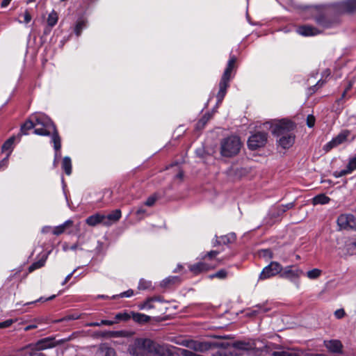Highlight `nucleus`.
<instances>
[{
    "label": "nucleus",
    "mask_w": 356,
    "mask_h": 356,
    "mask_svg": "<svg viewBox=\"0 0 356 356\" xmlns=\"http://www.w3.org/2000/svg\"><path fill=\"white\" fill-rule=\"evenodd\" d=\"M348 172H350V173L356 170V156L350 159L347 165Z\"/></svg>",
    "instance_id": "obj_40"
},
{
    "label": "nucleus",
    "mask_w": 356,
    "mask_h": 356,
    "mask_svg": "<svg viewBox=\"0 0 356 356\" xmlns=\"http://www.w3.org/2000/svg\"><path fill=\"white\" fill-rule=\"evenodd\" d=\"M334 6L340 13H351L356 9V0H346L338 2Z\"/></svg>",
    "instance_id": "obj_14"
},
{
    "label": "nucleus",
    "mask_w": 356,
    "mask_h": 356,
    "mask_svg": "<svg viewBox=\"0 0 356 356\" xmlns=\"http://www.w3.org/2000/svg\"><path fill=\"white\" fill-rule=\"evenodd\" d=\"M132 332L121 330L112 332V336L114 337H130L133 335Z\"/></svg>",
    "instance_id": "obj_38"
},
{
    "label": "nucleus",
    "mask_w": 356,
    "mask_h": 356,
    "mask_svg": "<svg viewBox=\"0 0 356 356\" xmlns=\"http://www.w3.org/2000/svg\"><path fill=\"white\" fill-rule=\"evenodd\" d=\"M104 215L96 213L89 216L86 220V223L90 226H95L99 223L104 225Z\"/></svg>",
    "instance_id": "obj_20"
},
{
    "label": "nucleus",
    "mask_w": 356,
    "mask_h": 356,
    "mask_svg": "<svg viewBox=\"0 0 356 356\" xmlns=\"http://www.w3.org/2000/svg\"><path fill=\"white\" fill-rule=\"evenodd\" d=\"M15 140V137L12 136L10 138H9L2 145V151L3 152H6V151L8 152L7 154V156H8V158L9 157V156L10 155V154L13 149V145H14Z\"/></svg>",
    "instance_id": "obj_25"
},
{
    "label": "nucleus",
    "mask_w": 356,
    "mask_h": 356,
    "mask_svg": "<svg viewBox=\"0 0 356 356\" xmlns=\"http://www.w3.org/2000/svg\"><path fill=\"white\" fill-rule=\"evenodd\" d=\"M294 125L291 122L282 121L277 123L267 122L264 124V128L269 129L272 134L279 136V145L284 149L291 147L295 141V135L291 132Z\"/></svg>",
    "instance_id": "obj_2"
},
{
    "label": "nucleus",
    "mask_w": 356,
    "mask_h": 356,
    "mask_svg": "<svg viewBox=\"0 0 356 356\" xmlns=\"http://www.w3.org/2000/svg\"><path fill=\"white\" fill-rule=\"evenodd\" d=\"M152 300H153V299H152V298L147 300L142 305L141 309H151L154 308V305L152 303Z\"/></svg>",
    "instance_id": "obj_45"
},
{
    "label": "nucleus",
    "mask_w": 356,
    "mask_h": 356,
    "mask_svg": "<svg viewBox=\"0 0 356 356\" xmlns=\"http://www.w3.org/2000/svg\"><path fill=\"white\" fill-rule=\"evenodd\" d=\"M303 274V271L298 267L295 266H288L284 268H282V270L280 273V276L282 278L287 279L291 282L298 286V279Z\"/></svg>",
    "instance_id": "obj_6"
},
{
    "label": "nucleus",
    "mask_w": 356,
    "mask_h": 356,
    "mask_svg": "<svg viewBox=\"0 0 356 356\" xmlns=\"http://www.w3.org/2000/svg\"><path fill=\"white\" fill-rule=\"evenodd\" d=\"M113 324H115V321H109V320H102L100 322V326L101 325H112Z\"/></svg>",
    "instance_id": "obj_61"
},
{
    "label": "nucleus",
    "mask_w": 356,
    "mask_h": 356,
    "mask_svg": "<svg viewBox=\"0 0 356 356\" xmlns=\"http://www.w3.org/2000/svg\"><path fill=\"white\" fill-rule=\"evenodd\" d=\"M156 200V197L154 195H152L147 198L146 202H145V205L151 207L153 206Z\"/></svg>",
    "instance_id": "obj_48"
},
{
    "label": "nucleus",
    "mask_w": 356,
    "mask_h": 356,
    "mask_svg": "<svg viewBox=\"0 0 356 356\" xmlns=\"http://www.w3.org/2000/svg\"><path fill=\"white\" fill-rule=\"evenodd\" d=\"M58 14L55 10H52L47 18V24L49 26H54L58 22Z\"/></svg>",
    "instance_id": "obj_30"
},
{
    "label": "nucleus",
    "mask_w": 356,
    "mask_h": 356,
    "mask_svg": "<svg viewBox=\"0 0 356 356\" xmlns=\"http://www.w3.org/2000/svg\"><path fill=\"white\" fill-rule=\"evenodd\" d=\"M145 213H146V210L143 207L139 208L136 211V215H138V216H140V215L145 214Z\"/></svg>",
    "instance_id": "obj_64"
},
{
    "label": "nucleus",
    "mask_w": 356,
    "mask_h": 356,
    "mask_svg": "<svg viewBox=\"0 0 356 356\" xmlns=\"http://www.w3.org/2000/svg\"><path fill=\"white\" fill-rule=\"evenodd\" d=\"M62 169L67 175L72 174V161L69 156H65L62 161Z\"/></svg>",
    "instance_id": "obj_27"
},
{
    "label": "nucleus",
    "mask_w": 356,
    "mask_h": 356,
    "mask_svg": "<svg viewBox=\"0 0 356 356\" xmlns=\"http://www.w3.org/2000/svg\"><path fill=\"white\" fill-rule=\"evenodd\" d=\"M60 148L59 149H58V150H56V149H55L56 152H55V155H54V165H56V162H57L58 159L60 157V152H59V151H60Z\"/></svg>",
    "instance_id": "obj_63"
},
{
    "label": "nucleus",
    "mask_w": 356,
    "mask_h": 356,
    "mask_svg": "<svg viewBox=\"0 0 356 356\" xmlns=\"http://www.w3.org/2000/svg\"><path fill=\"white\" fill-rule=\"evenodd\" d=\"M57 345V343H56L53 338L51 337H47L44 339H42L41 340H39L35 344H29L27 346L24 348H31L32 350L35 349L36 350H45L47 348H51Z\"/></svg>",
    "instance_id": "obj_12"
},
{
    "label": "nucleus",
    "mask_w": 356,
    "mask_h": 356,
    "mask_svg": "<svg viewBox=\"0 0 356 356\" xmlns=\"http://www.w3.org/2000/svg\"><path fill=\"white\" fill-rule=\"evenodd\" d=\"M350 135V131L349 130L345 129L341 131L336 137L325 145L324 150L329 152L332 148L345 143Z\"/></svg>",
    "instance_id": "obj_11"
},
{
    "label": "nucleus",
    "mask_w": 356,
    "mask_h": 356,
    "mask_svg": "<svg viewBox=\"0 0 356 356\" xmlns=\"http://www.w3.org/2000/svg\"><path fill=\"white\" fill-rule=\"evenodd\" d=\"M337 224L343 229H356V217L350 213L341 214L337 218Z\"/></svg>",
    "instance_id": "obj_10"
},
{
    "label": "nucleus",
    "mask_w": 356,
    "mask_h": 356,
    "mask_svg": "<svg viewBox=\"0 0 356 356\" xmlns=\"http://www.w3.org/2000/svg\"><path fill=\"white\" fill-rule=\"evenodd\" d=\"M259 256L261 257L269 258V259H272L273 257V252H271V250H270L268 249L261 250L259 252Z\"/></svg>",
    "instance_id": "obj_41"
},
{
    "label": "nucleus",
    "mask_w": 356,
    "mask_h": 356,
    "mask_svg": "<svg viewBox=\"0 0 356 356\" xmlns=\"http://www.w3.org/2000/svg\"><path fill=\"white\" fill-rule=\"evenodd\" d=\"M152 340L147 338H136L129 344V353L132 356H148L151 353Z\"/></svg>",
    "instance_id": "obj_4"
},
{
    "label": "nucleus",
    "mask_w": 356,
    "mask_h": 356,
    "mask_svg": "<svg viewBox=\"0 0 356 356\" xmlns=\"http://www.w3.org/2000/svg\"><path fill=\"white\" fill-rule=\"evenodd\" d=\"M55 297H56V295H53V296H49V298H46L44 300L43 299V298H40L39 299H38V300H36L35 301L26 302V303L24 304V305H31V304H33V303L39 302V301L51 300H53L54 298H55Z\"/></svg>",
    "instance_id": "obj_50"
},
{
    "label": "nucleus",
    "mask_w": 356,
    "mask_h": 356,
    "mask_svg": "<svg viewBox=\"0 0 356 356\" xmlns=\"http://www.w3.org/2000/svg\"><path fill=\"white\" fill-rule=\"evenodd\" d=\"M14 321H15L13 319H8L3 322H1L0 323V328H5V327H10L14 323Z\"/></svg>",
    "instance_id": "obj_51"
},
{
    "label": "nucleus",
    "mask_w": 356,
    "mask_h": 356,
    "mask_svg": "<svg viewBox=\"0 0 356 356\" xmlns=\"http://www.w3.org/2000/svg\"><path fill=\"white\" fill-rule=\"evenodd\" d=\"M235 239L236 234L234 233H230L227 235L222 236L220 238L216 236V238L213 242V245L216 246L217 245H226L234 242Z\"/></svg>",
    "instance_id": "obj_18"
},
{
    "label": "nucleus",
    "mask_w": 356,
    "mask_h": 356,
    "mask_svg": "<svg viewBox=\"0 0 356 356\" xmlns=\"http://www.w3.org/2000/svg\"><path fill=\"white\" fill-rule=\"evenodd\" d=\"M285 211L282 205L272 207L268 213V216L273 219H276L284 213Z\"/></svg>",
    "instance_id": "obj_23"
},
{
    "label": "nucleus",
    "mask_w": 356,
    "mask_h": 356,
    "mask_svg": "<svg viewBox=\"0 0 356 356\" xmlns=\"http://www.w3.org/2000/svg\"><path fill=\"white\" fill-rule=\"evenodd\" d=\"M213 266L205 262H199L193 265H191L189 268L194 274H198L201 272L207 271Z\"/></svg>",
    "instance_id": "obj_19"
},
{
    "label": "nucleus",
    "mask_w": 356,
    "mask_h": 356,
    "mask_svg": "<svg viewBox=\"0 0 356 356\" xmlns=\"http://www.w3.org/2000/svg\"><path fill=\"white\" fill-rule=\"evenodd\" d=\"M24 16V22L26 24H28L31 20V15L29 13L28 10H26L25 13L23 14Z\"/></svg>",
    "instance_id": "obj_57"
},
{
    "label": "nucleus",
    "mask_w": 356,
    "mask_h": 356,
    "mask_svg": "<svg viewBox=\"0 0 356 356\" xmlns=\"http://www.w3.org/2000/svg\"><path fill=\"white\" fill-rule=\"evenodd\" d=\"M130 318V315L127 312H120L115 315V323L120 321H127Z\"/></svg>",
    "instance_id": "obj_33"
},
{
    "label": "nucleus",
    "mask_w": 356,
    "mask_h": 356,
    "mask_svg": "<svg viewBox=\"0 0 356 356\" xmlns=\"http://www.w3.org/2000/svg\"><path fill=\"white\" fill-rule=\"evenodd\" d=\"M32 119L34 120L35 127L40 126L35 129L34 133L40 136L52 134L51 142L54 143V149L58 150L61 148L60 138L51 120L42 113L32 114Z\"/></svg>",
    "instance_id": "obj_1"
},
{
    "label": "nucleus",
    "mask_w": 356,
    "mask_h": 356,
    "mask_svg": "<svg viewBox=\"0 0 356 356\" xmlns=\"http://www.w3.org/2000/svg\"><path fill=\"white\" fill-rule=\"evenodd\" d=\"M282 206L286 212L287 210L291 209L295 207V202H292L286 204H282Z\"/></svg>",
    "instance_id": "obj_58"
},
{
    "label": "nucleus",
    "mask_w": 356,
    "mask_h": 356,
    "mask_svg": "<svg viewBox=\"0 0 356 356\" xmlns=\"http://www.w3.org/2000/svg\"><path fill=\"white\" fill-rule=\"evenodd\" d=\"M65 230V228L62 225H60L57 226L53 229V234L54 235L58 236V235H60L62 233H63Z\"/></svg>",
    "instance_id": "obj_47"
},
{
    "label": "nucleus",
    "mask_w": 356,
    "mask_h": 356,
    "mask_svg": "<svg viewBox=\"0 0 356 356\" xmlns=\"http://www.w3.org/2000/svg\"><path fill=\"white\" fill-rule=\"evenodd\" d=\"M230 355L231 356H245V355H250L249 354H247V353H244L241 351H239L238 350H234L233 349L231 352H230Z\"/></svg>",
    "instance_id": "obj_54"
},
{
    "label": "nucleus",
    "mask_w": 356,
    "mask_h": 356,
    "mask_svg": "<svg viewBox=\"0 0 356 356\" xmlns=\"http://www.w3.org/2000/svg\"><path fill=\"white\" fill-rule=\"evenodd\" d=\"M8 163V158L6 156L0 161V169L5 168Z\"/></svg>",
    "instance_id": "obj_59"
},
{
    "label": "nucleus",
    "mask_w": 356,
    "mask_h": 356,
    "mask_svg": "<svg viewBox=\"0 0 356 356\" xmlns=\"http://www.w3.org/2000/svg\"><path fill=\"white\" fill-rule=\"evenodd\" d=\"M325 346L332 353H340L342 351L343 345L339 340L325 341Z\"/></svg>",
    "instance_id": "obj_17"
},
{
    "label": "nucleus",
    "mask_w": 356,
    "mask_h": 356,
    "mask_svg": "<svg viewBox=\"0 0 356 356\" xmlns=\"http://www.w3.org/2000/svg\"><path fill=\"white\" fill-rule=\"evenodd\" d=\"M268 310H269V309L267 307H265L264 306L257 305V306H256V309H254L252 311V314H256L260 313V312L264 313V312H267Z\"/></svg>",
    "instance_id": "obj_46"
},
{
    "label": "nucleus",
    "mask_w": 356,
    "mask_h": 356,
    "mask_svg": "<svg viewBox=\"0 0 356 356\" xmlns=\"http://www.w3.org/2000/svg\"><path fill=\"white\" fill-rule=\"evenodd\" d=\"M350 173V172H348V168L346 167V168L344 170H342L339 172H335L334 176L335 177H341Z\"/></svg>",
    "instance_id": "obj_53"
},
{
    "label": "nucleus",
    "mask_w": 356,
    "mask_h": 356,
    "mask_svg": "<svg viewBox=\"0 0 356 356\" xmlns=\"http://www.w3.org/2000/svg\"><path fill=\"white\" fill-rule=\"evenodd\" d=\"M179 281V278L177 276L168 277L163 280L162 285L167 286L171 284H175Z\"/></svg>",
    "instance_id": "obj_37"
},
{
    "label": "nucleus",
    "mask_w": 356,
    "mask_h": 356,
    "mask_svg": "<svg viewBox=\"0 0 356 356\" xmlns=\"http://www.w3.org/2000/svg\"><path fill=\"white\" fill-rule=\"evenodd\" d=\"M227 277V271L225 270H220L216 273L215 274L210 275V277H217L219 279H224Z\"/></svg>",
    "instance_id": "obj_43"
},
{
    "label": "nucleus",
    "mask_w": 356,
    "mask_h": 356,
    "mask_svg": "<svg viewBox=\"0 0 356 356\" xmlns=\"http://www.w3.org/2000/svg\"><path fill=\"white\" fill-rule=\"evenodd\" d=\"M218 251H216V250H211L210 252H209L207 254H205L204 256H203L202 258V259H205L207 257H208L209 259H211L212 258L215 257L216 255L218 254Z\"/></svg>",
    "instance_id": "obj_52"
},
{
    "label": "nucleus",
    "mask_w": 356,
    "mask_h": 356,
    "mask_svg": "<svg viewBox=\"0 0 356 356\" xmlns=\"http://www.w3.org/2000/svg\"><path fill=\"white\" fill-rule=\"evenodd\" d=\"M313 201L314 204H325L329 202L330 198L324 194H321L314 197Z\"/></svg>",
    "instance_id": "obj_32"
},
{
    "label": "nucleus",
    "mask_w": 356,
    "mask_h": 356,
    "mask_svg": "<svg viewBox=\"0 0 356 356\" xmlns=\"http://www.w3.org/2000/svg\"><path fill=\"white\" fill-rule=\"evenodd\" d=\"M212 114L211 113H206L197 122V128H202L207 122L211 118Z\"/></svg>",
    "instance_id": "obj_35"
},
{
    "label": "nucleus",
    "mask_w": 356,
    "mask_h": 356,
    "mask_svg": "<svg viewBox=\"0 0 356 356\" xmlns=\"http://www.w3.org/2000/svg\"><path fill=\"white\" fill-rule=\"evenodd\" d=\"M179 354L182 356H194L195 352L188 349L179 348Z\"/></svg>",
    "instance_id": "obj_44"
},
{
    "label": "nucleus",
    "mask_w": 356,
    "mask_h": 356,
    "mask_svg": "<svg viewBox=\"0 0 356 356\" xmlns=\"http://www.w3.org/2000/svg\"><path fill=\"white\" fill-rule=\"evenodd\" d=\"M352 83H350L348 86V87L345 89V90L343 91V94H342V96H341V98L337 100V103H339L341 102V100L345 97L346 92L351 88L352 87Z\"/></svg>",
    "instance_id": "obj_60"
},
{
    "label": "nucleus",
    "mask_w": 356,
    "mask_h": 356,
    "mask_svg": "<svg viewBox=\"0 0 356 356\" xmlns=\"http://www.w3.org/2000/svg\"><path fill=\"white\" fill-rule=\"evenodd\" d=\"M184 345L189 349L193 350L194 352L204 353L211 348V343L207 342H201L197 341H187Z\"/></svg>",
    "instance_id": "obj_13"
},
{
    "label": "nucleus",
    "mask_w": 356,
    "mask_h": 356,
    "mask_svg": "<svg viewBox=\"0 0 356 356\" xmlns=\"http://www.w3.org/2000/svg\"><path fill=\"white\" fill-rule=\"evenodd\" d=\"M48 256H49V253L42 254L38 261L33 262L29 267V272L31 273V272L34 271L35 270L40 268L41 267L44 266L46 263V261L48 258Z\"/></svg>",
    "instance_id": "obj_21"
},
{
    "label": "nucleus",
    "mask_w": 356,
    "mask_h": 356,
    "mask_svg": "<svg viewBox=\"0 0 356 356\" xmlns=\"http://www.w3.org/2000/svg\"><path fill=\"white\" fill-rule=\"evenodd\" d=\"M297 31L300 35L303 36H314L322 32L321 30L308 25L300 26Z\"/></svg>",
    "instance_id": "obj_15"
},
{
    "label": "nucleus",
    "mask_w": 356,
    "mask_h": 356,
    "mask_svg": "<svg viewBox=\"0 0 356 356\" xmlns=\"http://www.w3.org/2000/svg\"><path fill=\"white\" fill-rule=\"evenodd\" d=\"M321 275V270L318 268H314L307 272V277L310 280H315Z\"/></svg>",
    "instance_id": "obj_34"
},
{
    "label": "nucleus",
    "mask_w": 356,
    "mask_h": 356,
    "mask_svg": "<svg viewBox=\"0 0 356 356\" xmlns=\"http://www.w3.org/2000/svg\"><path fill=\"white\" fill-rule=\"evenodd\" d=\"M267 142V134L259 131L250 136L248 140L249 149L254 150L264 147Z\"/></svg>",
    "instance_id": "obj_7"
},
{
    "label": "nucleus",
    "mask_w": 356,
    "mask_h": 356,
    "mask_svg": "<svg viewBox=\"0 0 356 356\" xmlns=\"http://www.w3.org/2000/svg\"><path fill=\"white\" fill-rule=\"evenodd\" d=\"M35 127L34 120L32 119V115L21 127V134H28V131Z\"/></svg>",
    "instance_id": "obj_24"
},
{
    "label": "nucleus",
    "mask_w": 356,
    "mask_h": 356,
    "mask_svg": "<svg viewBox=\"0 0 356 356\" xmlns=\"http://www.w3.org/2000/svg\"><path fill=\"white\" fill-rule=\"evenodd\" d=\"M134 295V291L131 289L127 290V291L122 292L119 295L113 296V298H115L117 297L120 298H130Z\"/></svg>",
    "instance_id": "obj_42"
},
{
    "label": "nucleus",
    "mask_w": 356,
    "mask_h": 356,
    "mask_svg": "<svg viewBox=\"0 0 356 356\" xmlns=\"http://www.w3.org/2000/svg\"><path fill=\"white\" fill-rule=\"evenodd\" d=\"M133 318L138 323H147L150 320V317L143 314L134 313Z\"/></svg>",
    "instance_id": "obj_31"
},
{
    "label": "nucleus",
    "mask_w": 356,
    "mask_h": 356,
    "mask_svg": "<svg viewBox=\"0 0 356 356\" xmlns=\"http://www.w3.org/2000/svg\"><path fill=\"white\" fill-rule=\"evenodd\" d=\"M242 146L240 138L236 136H230L220 142V154L224 157H232L237 155Z\"/></svg>",
    "instance_id": "obj_3"
},
{
    "label": "nucleus",
    "mask_w": 356,
    "mask_h": 356,
    "mask_svg": "<svg viewBox=\"0 0 356 356\" xmlns=\"http://www.w3.org/2000/svg\"><path fill=\"white\" fill-rule=\"evenodd\" d=\"M236 61V58L234 56H231L228 60L227 67L225 70L219 83V91L217 94L218 104L222 102L226 95L227 88L229 86V82L231 78V72L234 67Z\"/></svg>",
    "instance_id": "obj_5"
},
{
    "label": "nucleus",
    "mask_w": 356,
    "mask_h": 356,
    "mask_svg": "<svg viewBox=\"0 0 356 356\" xmlns=\"http://www.w3.org/2000/svg\"><path fill=\"white\" fill-rule=\"evenodd\" d=\"M273 356H300L298 354L291 351H275Z\"/></svg>",
    "instance_id": "obj_39"
},
{
    "label": "nucleus",
    "mask_w": 356,
    "mask_h": 356,
    "mask_svg": "<svg viewBox=\"0 0 356 356\" xmlns=\"http://www.w3.org/2000/svg\"><path fill=\"white\" fill-rule=\"evenodd\" d=\"M282 270V266L278 262L271 261L262 270L259 275V280H266L277 274L280 275Z\"/></svg>",
    "instance_id": "obj_8"
},
{
    "label": "nucleus",
    "mask_w": 356,
    "mask_h": 356,
    "mask_svg": "<svg viewBox=\"0 0 356 356\" xmlns=\"http://www.w3.org/2000/svg\"><path fill=\"white\" fill-rule=\"evenodd\" d=\"M174 347L168 345H160L152 341L150 354L154 356H177L172 349Z\"/></svg>",
    "instance_id": "obj_9"
},
{
    "label": "nucleus",
    "mask_w": 356,
    "mask_h": 356,
    "mask_svg": "<svg viewBox=\"0 0 356 356\" xmlns=\"http://www.w3.org/2000/svg\"><path fill=\"white\" fill-rule=\"evenodd\" d=\"M97 356H115V352L112 348L103 346L97 352Z\"/></svg>",
    "instance_id": "obj_29"
},
{
    "label": "nucleus",
    "mask_w": 356,
    "mask_h": 356,
    "mask_svg": "<svg viewBox=\"0 0 356 356\" xmlns=\"http://www.w3.org/2000/svg\"><path fill=\"white\" fill-rule=\"evenodd\" d=\"M315 124V118L312 115H309L307 118V124L309 127H313Z\"/></svg>",
    "instance_id": "obj_49"
},
{
    "label": "nucleus",
    "mask_w": 356,
    "mask_h": 356,
    "mask_svg": "<svg viewBox=\"0 0 356 356\" xmlns=\"http://www.w3.org/2000/svg\"><path fill=\"white\" fill-rule=\"evenodd\" d=\"M344 250L349 256L356 255V237L346 243Z\"/></svg>",
    "instance_id": "obj_22"
},
{
    "label": "nucleus",
    "mask_w": 356,
    "mask_h": 356,
    "mask_svg": "<svg viewBox=\"0 0 356 356\" xmlns=\"http://www.w3.org/2000/svg\"><path fill=\"white\" fill-rule=\"evenodd\" d=\"M316 22L323 27H328V25L325 22V18L323 17H319L316 18Z\"/></svg>",
    "instance_id": "obj_56"
},
{
    "label": "nucleus",
    "mask_w": 356,
    "mask_h": 356,
    "mask_svg": "<svg viewBox=\"0 0 356 356\" xmlns=\"http://www.w3.org/2000/svg\"><path fill=\"white\" fill-rule=\"evenodd\" d=\"M76 270H74L71 273L68 274L64 281L62 282V285H65L72 277V276L73 275L74 273L75 272Z\"/></svg>",
    "instance_id": "obj_62"
},
{
    "label": "nucleus",
    "mask_w": 356,
    "mask_h": 356,
    "mask_svg": "<svg viewBox=\"0 0 356 356\" xmlns=\"http://www.w3.org/2000/svg\"><path fill=\"white\" fill-rule=\"evenodd\" d=\"M150 288H152V282L150 281H147L144 279H141L139 281L138 289L145 290V289H149Z\"/></svg>",
    "instance_id": "obj_36"
},
{
    "label": "nucleus",
    "mask_w": 356,
    "mask_h": 356,
    "mask_svg": "<svg viewBox=\"0 0 356 356\" xmlns=\"http://www.w3.org/2000/svg\"><path fill=\"white\" fill-rule=\"evenodd\" d=\"M122 216L120 209H115L108 215H104V225L110 226L113 223L118 222Z\"/></svg>",
    "instance_id": "obj_16"
},
{
    "label": "nucleus",
    "mask_w": 356,
    "mask_h": 356,
    "mask_svg": "<svg viewBox=\"0 0 356 356\" xmlns=\"http://www.w3.org/2000/svg\"><path fill=\"white\" fill-rule=\"evenodd\" d=\"M87 26V22L83 18H80L77 20L75 27H74V33L77 36H79L81 33L83 29H86Z\"/></svg>",
    "instance_id": "obj_28"
},
{
    "label": "nucleus",
    "mask_w": 356,
    "mask_h": 356,
    "mask_svg": "<svg viewBox=\"0 0 356 356\" xmlns=\"http://www.w3.org/2000/svg\"><path fill=\"white\" fill-rule=\"evenodd\" d=\"M334 316L337 318H341L345 316V312L343 309H339L335 311Z\"/></svg>",
    "instance_id": "obj_55"
},
{
    "label": "nucleus",
    "mask_w": 356,
    "mask_h": 356,
    "mask_svg": "<svg viewBox=\"0 0 356 356\" xmlns=\"http://www.w3.org/2000/svg\"><path fill=\"white\" fill-rule=\"evenodd\" d=\"M233 347L234 350H238L244 353L250 355V348L248 343L237 341L234 343Z\"/></svg>",
    "instance_id": "obj_26"
}]
</instances>
